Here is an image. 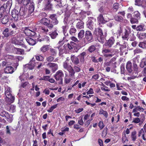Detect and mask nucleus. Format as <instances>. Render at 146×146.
<instances>
[{
    "mask_svg": "<svg viewBox=\"0 0 146 146\" xmlns=\"http://www.w3.org/2000/svg\"><path fill=\"white\" fill-rule=\"evenodd\" d=\"M40 22L44 25L47 26V27L45 26H41L40 27V29L42 33H46L49 31L48 28L49 29H52L53 28V25L49 18H42L40 20Z\"/></svg>",
    "mask_w": 146,
    "mask_h": 146,
    "instance_id": "nucleus-1",
    "label": "nucleus"
},
{
    "mask_svg": "<svg viewBox=\"0 0 146 146\" xmlns=\"http://www.w3.org/2000/svg\"><path fill=\"white\" fill-rule=\"evenodd\" d=\"M93 35L99 42L103 43L104 40V36L102 30L100 28H96L93 32Z\"/></svg>",
    "mask_w": 146,
    "mask_h": 146,
    "instance_id": "nucleus-2",
    "label": "nucleus"
},
{
    "mask_svg": "<svg viewBox=\"0 0 146 146\" xmlns=\"http://www.w3.org/2000/svg\"><path fill=\"white\" fill-rule=\"evenodd\" d=\"M11 93V91L9 87L5 88V94L7 98L6 100L10 103L13 102L15 100V97L12 95Z\"/></svg>",
    "mask_w": 146,
    "mask_h": 146,
    "instance_id": "nucleus-3",
    "label": "nucleus"
},
{
    "mask_svg": "<svg viewBox=\"0 0 146 146\" xmlns=\"http://www.w3.org/2000/svg\"><path fill=\"white\" fill-rule=\"evenodd\" d=\"M141 14L138 11L134 12L133 13V18L131 19V23L132 24H137L139 22V20L141 18Z\"/></svg>",
    "mask_w": 146,
    "mask_h": 146,
    "instance_id": "nucleus-4",
    "label": "nucleus"
},
{
    "mask_svg": "<svg viewBox=\"0 0 146 146\" xmlns=\"http://www.w3.org/2000/svg\"><path fill=\"white\" fill-rule=\"evenodd\" d=\"M64 74L61 70H59L57 71L54 76V78L56 80L60 81V84H63V79L62 77L64 76Z\"/></svg>",
    "mask_w": 146,
    "mask_h": 146,
    "instance_id": "nucleus-5",
    "label": "nucleus"
},
{
    "mask_svg": "<svg viewBox=\"0 0 146 146\" xmlns=\"http://www.w3.org/2000/svg\"><path fill=\"white\" fill-rule=\"evenodd\" d=\"M0 115L3 117H5L9 123L13 121L12 117H10L8 113L4 111L2 108H0Z\"/></svg>",
    "mask_w": 146,
    "mask_h": 146,
    "instance_id": "nucleus-6",
    "label": "nucleus"
},
{
    "mask_svg": "<svg viewBox=\"0 0 146 146\" xmlns=\"http://www.w3.org/2000/svg\"><path fill=\"white\" fill-rule=\"evenodd\" d=\"M115 39L113 37H110L108 40H106L104 45L107 48H109L112 47L115 42Z\"/></svg>",
    "mask_w": 146,
    "mask_h": 146,
    "instance_id": "nucleus-7",
    "label": "nucleus"
},
{
    "mask_svg": "<svg viewBox=\"0 0 146 146\" xmlns=\"http://www.w3.org/2000/svg\"><path fill=\"white\" fill-rule=\"evenodd\" d=\"M36 66L35 60L34 58L30 60L29 64H27L25 65V68H27L29 70H32L34 68L35 66Z\"/></svg>",
    "mask_w": 146,
    "mask_h": 146,
    "instance_id": "nucleus-8",
    "label": "nucleus"
},
{
    "mask_svg": "<svg viewBox=\"0 0 146 146\" xmlns=\"http://www.w3.org/2000/svg\"><path fill=\"white\" fill-rule=\"evenodd\" d=\"M131 33L130 29H124V31L122 34V38L123 40H127L129 39V35Z\"/></svg>",
    "mask_w": 146,
    "mask_h": 146,
    "instance_id": "nucleus-9",
    "label": "nucleus"
},
{
    "mask_svg": "<svg viewBox=\"0 0 146 146\" xmlns=\"http://www.w3.org/2000/svg\"><path fill=\"white\" fill-rule=\"evenodd\" d=\"M27 9L25 7H21L19 11L20 15L23 16L25 18L29 17V15L27 12Z\"/></svg>",
    "mask_w": 146,
    "mask_h": 146,
    "instance_id": "nucleus-10",
    "label": "nucleus"
},
{
    "mask_svg": "<svg viewBox=\"0 0 146 146\" xmlns=\"http://www.w3.org/2000/svg\"><path fill=\"white\" fill-rule=\"evenodd\" d=\"M85 38L88 41L91 42L93 39V35L92 32L89 31H86L85 34Z\"/></svg>",
    "mask_w": 146,
    "mask_h": 146,
    "instance_id": "nucleus-11",
    "label": "nucleus"
},
{
    "mask_svg": "<svg viewBox=\"0 0 146 146\" xmlns=\"http://www.w3.org/2000/svg\"><path fill=\"white\" fill-rule=\"evenodd\" d=\"M11 14L12 17L14 19V21H17L19 19V12L18 11L14 9L12 11Z\"/></svg>",
    "mask_w": 146,
    "mask_h": 146,
    "instance_id": "nucleus-12",
    "label": "nucleus"
},
{
    "mask_svg": "<svg viewBox=\"0 0 146 146\" xmlns=\"http://www.w3.org/2000/svg\"><path fill=\"white\" fill-rule=\"evenodd\" d=\"M49 18L52 20V24L54 25H57L59 23V21L57 19L56 15L55 14L50 15Z\"/></svg>",
    "mask_w": 146,
    "mask_h": 146,
    "instance_id": "nucleus-13",
    "label": "nucleus"
},
{
    "mask_svg": "<svg viewBox=\"0 0 146 146\" xmlns=\"http://www.w3.org/2000/svg\"><path fill=\"white\" fill-rule=\"evenodd\" d=\"M52 0H44L45 3V9L46 10H51L52 7V4L50 3Z\"/></svg>",
    "mask_w": 146,
    "mask_h": 146,
    "instance_id": "nucleus-14",
    "label": "nucleus"
},
{
    "mask_svg": "<svg viewBox=\"0 0 146 146\" xmlns=\"http://www.w3.org/2000/svg\"><path fill=\"white\" fill-rule=\"evenodd\" d=\"M12 5V1L10 0L8 1L6 4H4L3 5L5 6L6 13H9Z\"/></svg>",
    "mask_w": 146,
    "mask_h": 146,
    "instance_id": "nucleus-15",
    "label": "nucleus"
},
{
    "mask_svg": "<svg viewBox=\"0 0 146 146\" xmlns=\"http://www.w3.org/2000/svg\"><path fill=\"white\" fill-rule=\"evenodd\" d=\"M47 66L51 68L53 72L55 71L58 68V65L56 63H48L47 64Z\"/></svg>",
    "mask_w": 146,
    "mask_h": 146,
    "instance_id": "nucleus-16",
    "label": "nucleus"
},
{
    "mask_svg": "<svg viewBox=\"0 0 146 146\" xmlns=\"http://www.w3.org/2000/svg\"><path fill=\"white\" fill-rule=\"evenodd\" d=\"M71 60L72 63L74 65H77L80 63L79 59L78 56H76L74 55L71 56Z\"/></svg>",
    "mask_w": 146,
    "mask_h": 146,
    "instance_id": "nucleus-17",
    "label": "nucleus"
},
{
    "mask_svg": "<svg viewBox=\"0 0 146 146\" xmlns=\"http://www.w3.org/2000/svg\"><path fill=\"white\" fill-rule=\"evenodd\" d=\"M25 40L28 44L31 45H34L36 43L35 39H34L29 37H26Z\"/></svg>",
    "mask_w": 146,
    "mask_h": 146,
    "instance_id": "nucleus-18",
    "label": "nucleus"
},
{
    "mask_svg": "<svg viewBox=\"0 0 146 146\" xmlns=\"http://www.w3.org/2000/svg\"><path fill=\"white\" fill-rule=\"evenodd\" d=\"M38 41L40 42L42 41L48 43L50 42V38L46 35H44L38 38Z\"/></svg>",
    "mask_w": 146,
    "mask_h": 146,
    "instance_id": "nucleus-19",
    "label": "nucleus"
},
{
    "mask_svg": "<svg viewBox=\"0 0 146 146\" xmlns=\"http://www.w3.org/2000/svg\"><path fill=\"white\" fill-rule=\"evenodd\" d=\"M98 22L101 24H105L107 22L104 19V18L102 14H100L97 17Z\"/></svg>",
    "mask_w": 146,
    "mask_h": 146,
    "instance_id": "nucleus-20",
    "label": "nucleus"
},
{
    "mask_svg": "<svg viewBox=\"0 0 146 146\" xmlns=\"http://www.w3.org/2000/svg\"><path fill=\"white\" fill-rule=\"evenodd\" d=\"M67 70H68V74L69 77L70 78H73L75 77V71L72 67Z\"/></svg>",
    "mask_w": 146,
    "mask_h": 146,
    "instance_id": "nucleus-21",
    "label": "nucleus"
},
{
    "mask_svg": "<svg viewBox=\"0 0 146 146\" xmlns=\"http://www.w3.org/2000/svg\"><path fill=\"white\" fill-rule=\"evenodd\" d=\"M118 46L119 47L120 51L121 53H123L125 51L126 46V45H121L119 42H117L116 46Z\"/></svg>",
    "mask_w": 146,
    "mask_h": 146,
    "instance_id": "nucleus-22",
    "label": "nucleus"
},
{
    "mask_svg": "<svg viewBox=\"0 0 146 146\" xmlns=\"http://www.w3.org/2000/svg\"><path fill=\"white\" fill-rule=\"evenodd\" d=\"M137 36L140 40H142L146 38V33L138 32Z\"/></svg>",
    "mask_w": 146,
    "mask_h": 146,
    "instance_id": "nucleus-23",
    "label": "nucleus"
},
{
    "mask_svg": "<svg viewBox=\"0 0 146 146\" xmlns=\"http://www.w3.org/2000/svg\"><path fill=\"white\" fill-rule=\"evenodd\" d=\"M14 68L11 66L6 67L4 70V72L6 73L12 74L14 72Z\"/></svg>",
    "mask_w": 146,
    "mask_h": 146,
    "instance_id": "nucleus-24",
    "label": "nucleus"
},
{
    "mask_svg": "<svg viewBox=\"0 0 146 146\" xmlns=\"http://www.w3.org/2000/svg\"><path fill=\"white\" fill-rule=\"evenodd\" d=\"M68 62L69 60L67 59L63 63V67L64 69L67 70L72 67L71 65H69Z\"/></svg>",
    "mask_w": 146,
    "mask_h": 146,
    "instance_id": "nucleus-25",
    "label": "nucleus"
},
{
    "mask_svg": "<svg viewBox=\"0 0 146 146\" xmlns=\"http://www.w3.org/2000/svg\"><path fill=\"white\" fill-rule=\"evenodd\" d=\"M126 68L129 73H131L132 72V64L131 62L129 61L126 65Z\"/></svg>",
    "mask_w": 146,
    "mask_h": 146,
    "instance_id": "nucleus-26",
    "label": "nucleus"
},
{
    "mask_svg": "<svg viewBox=\"0 0 146 146\" xmlns=\"http://www.w3.org/2000/svg\"><path fill=\"white\" fill-rule=\"evenodd\" d=\"M77 29H81L84 28V23L83 22L80 20H79L77 23L76 25Z\"/></svg>",
    "mask_w": 146,
    "mask_h": 146,
    "instance_id": "nucleus-27",
    "label": "nucleus"
},
{
    "mask_svg": "<svg viewBox=\"0 0 146 146\" xmlns=\"http://www.w3.org/2000/svg\"><path fill=\"white\" fill-rule=\"evenodd\" d=\"M9 21V16L5 15L1 20V22L3 24L6 25Z\"/></svg>",
    "mask_w": 146,
    "mask_h": 146,
    "instance_id": "nucleus-28",
    "label": "nucleus"
},
{
    "mask_svg": "<svg viewBox=\"0 0 146 146\" xmlns=\"http://www.w3.org/2000/svg\"><path fill=\"white\" fill-rule=\"evenodd\" d=\"M116 64V62H115L114 63L112 62L111 61H110L108 62H106L105 63H104V67H112L113 66V68L116 67V66H115L114 65V64Z\"/></svg>",
    "mask_w": 146,
    "mask_h": 146,
    "instance_id": "nucleus-29",
    "label": "nucleus"
},
{
    "mask_svg": "<svg viewBox=\"0 0 146 146\" xmlns=\"http://www.w3.org/2000/svg\"><path fill=\"white\" fill-rule=\"evenodd\" d=\"M65 76L64 78V82L66 84L69 83L71 81L72 79L68 76V74L67 72L65 74Z\"/></svg>",
    "mask_w": 146,
    "mask_h": 146,
    "instance_id": "nucleus-30",
    "label": "nucleus"
},
{
    "mask_svg": "<svg viewBox=\"0 0 146 146\" xmlns=\"http://www.w3.org/2000/svg\"><path fill=\"white\" fill-rule=\"evenodd\" d=\"M76 31V29L74 26L72 25L70 27L69 31L70 34L72 35H75Z\"/></svg>",
    "mask_w": 146,
    "mask_h": 146,
    "instance_id": "nucleus-31",
    "label": "nucleus"
},
{
    "mask_svg": "<svg viewBox=\"0 0 146 146\" xmlns=\"http://www.w3.org/2000/svg\"><path fill=\"white\" fill-rule=\"evenodd\" d=\"M136 131H133L131 132V140L133 141H135L137 139V136L136 135Z\"/></svg>",
    "mask_w": 146,
    "mask_h": 146,
    "instance_id": "nucleus-32",
    "label": "nucleus"
},
{
    "mask_svg": "<svg viewBox=\"0 0 146 146\" xmlns=\"http://www.w3.org/2000/svg\"><path fill=\"white\" fill-rule=\"evenodd\" d=\"M14 50L16 51V53L18 54H23L24 53V51L23 49L15 47L14 48Z\"/></svg>",
    "mask_w": 146,
    "mask_h": 146,
    "instance_id": "nucleus-33",
    "label": "nucleus"
},
{
    "mask_svg": "<svg viewBox=\"0 0 146 146\" xmlns=\"http://www.w3.org/2000/svg\"><path fill=\"white\" fill-rule=\"evenodd\" d=\"M99 114L100 115H103L106 118H107L108 116V112L102 109H101L99 111Z\"/></svg>",
    "mask_w": 146,
    "mask_h": 146,
    "instance_id": "nucleus-34",
    "label": "nucleus"
},
{
    "mask_svg": "<svg viewBox=\"0 0 146 146\" xmlns=\"http://www.w3.org/2000/svg\"><path fill=\"white\" fill-rule=\"evenodd\" d=\"M94 23L92 20L88 22V23L87 24V27L90 30H92L94 28Z\"/></svg>",
    "mask_w": 146,
    "mask_h": 146,
    "instance_id": "nucleus-35",
    "label": "nucleus"
},
{
    "mask_svg": "<svg viewBox=\"0 0 146 146\" xmlns=\"http://www.w3.org/2000/svg\"><path fill=\"white\" fill-rule=\"evenodd\" d=\"M114 18L115 21L118 22H121L123 20V17L118 14L116 15Z\"/></svg>",
    "mask_w": 146,
    "mask_h": 146,
    "instance_id": "nucleus-36",
    "label": "nucleus"
},
{
    "mask_svg": "<svg viewBox=\"0 0 146 146\" xmlns=\"http://www.w3.org/2000/svg\"><path fill=\"white\" fill-rule=\"evenodd\" d=\"M86 54V53L85 52H83L78 56V57L79 58L81 62H83L84 61V57Z\"/></svg>",
    "mask_w": 146,
    "mask_h": 146,
    "instance_id": "nucleus-37",
    "label": "nucleus"
},
{
    "mask_svg": "<svg viewBox=\"0 0 146 146\" xmlns=\"http://www.w3.org/2000/svg\"><path fill=\"white\" fill-rule=\"evenodd\" d=\"M62 28L64 35L66 36V35H68V34L66 33L67 30L68 29V25H63L62 26Z\"/></svg>",
    "mask_w": 146,
    "mask_h": 146,
    "instance_id": "nucleus-38",
    "label": "nucleus"
},
{
    "mask_svg": "<svg viewBox=\"0 0 146 146\" xmlns=\"http://www.w3.org/2000/svg\"><path fill=\"white\" fill-rule=\"evenodd\" d=\"M144 27V25L143 24L138 25L136 27V30L137 31H144L145 30Z\"/></svg>",
    "mask_w": 146,
    "mask_h": 146,
    "instance_id": "nucleus-39",
    "label": "nucleus"
},
{
    "mask_svg": "<svg viewBox=\"0 0 146 146\" xmlns=\"http://www.w3.org/2000/svg\"><path fill=\"white\" fill-rule=\"evenodd\" d=\"M31 30V36H34L36 34V32L37 30V28L34 27L33 28H30Z\"/></svg>",
    "mask_w": 146,
    "mask_h": 146,
    "instance_id": "nucleus-40",
    "label": "nucleus"
},
{
    "mask_svg": "<svg viewBox=\"0 0 146 146\" xmlns=\"http://www.w3.org/2000/svg\"><path fill=\"white\" fill-rule=\"evenodd\" d=\"M49 45H45L43 46L40 48V50L42 52H45L46 51H47L48 50Z\"/></svg>",
    "mask_w": 146,
    "mask_h": 146,
    "instance_id": "nucleus-41",
    "label": "nucleus"
},
{
    "mask_svg": "<svg viewBox=\"0 0 146 146\" xmlns=\"http://www.w3.org/2000/svg\"><path fill=\"white\" fill-rule=\"evenodd\" d=\"M36 59L38 61L43 62L44 61V58L40 55L35 56Z\"/></svg>",
    "mask_w": 146,
    "mask_h": 146,
    "instance_id": "nucleus-42",
    "label": "nucleus"
},
{
    "mask_svg": "<svg viewBox=\"0 0 146 146\" xmlns=\"http://www.w3.org/2000/svg\"><path fill=\"white\" fill-rule=\"evenodd\" d=\"M58 35V34L56 30L52 32L49 34L51 37L52 39H54Z\"/></svg>",
    "mask_w": 146,
    "mask_h": 146,
    "instance_id": "nucleus-43",
    "label": "nucleus"
},
{
    "mask_svg": "<svg viewBox=\"0 0 146 146\" xmlns=\"http://www.w3.org/2000/svg\"><path fill=\"white\" fill-rule=\"evenodd\" d=\"M84 31L83 30H82L80 31L78 34V38L80 39H82L84 36Z\"/></svg>",
    "mask_w": 146,
    "mask_h": 146,
    "instance_id": "nucleus-44",
    "label": "nucleus"
},
{
    "mask_svg": "<svg viewBox=\"0 0 146 146\" xmlns=\"http://www.w3.org/2000/svg\"><path fill=\"white\" fill-rule=\"evenodd\" d=\"M9 29L8 28H6L3 30V34L4 35V37H8L9 36Z\"/></svg>",
    "mask_w": 146,
    "mask_h": 146,
    "instance_id": "nucleus-45",
    "label": "nucleus"
},
{
    "mask_svg": "<svg viewBox=\"0 0 146 146\" xmlns=\"http://www.w3.org/2000/svg\"><path fill=\"white\" fill-rule=\"evenodd\" d=\"M50 52L52 56H55L57 53V51L54 49L50 48Z\"/></svg>",
    "mask_w": 146,
    "mask_h": 146,
    "instance_id": "nucleus-46",
    "label": "nucleus"
},
{
    "mask_svg": "<svg viewBox=\"0 0 146 146\" xmlns=\"http://www.w3.org/2000/svg\"><path fill=\"white\" fill-rule=\"evenodd\" d=\"M58 105V104H56L51 106L49 109L47 110V111L49 112H52L54 109L57 107Z\"/></svg>",
    "mask_w": 146,
    "mask_h": 146,
    "instance_id": "nucleus-47",
    "label": "nucleus"
},
{
    "mask_svg": "<svg viewBox=\"0 0 146 146\" xmlns=\"http://www.w3.org/2000/svg\"><path fill=\"white\" fill-rule=\"evenodd\" d=\"M119 8V5L117 3H114L113 5V9L114 11H116Z\"/></svg>",
    "mask_w": 146,
    "mask_h": 146,
    "instance_id": "nucleus-48",
    "label": "nucleus"
},
{
    "mask_svg": "<svg viewBox=\"0 0 146 146\" xmlns=\"http://www.w3.org/2000/svg\"><path fill=\"white\" fill-rule=\"evenodd\" d=\"M34 3L33 2L30 3V5L29 8V11L31 12H33L34 10Z\"/></svg>",
    "mask_w": 146,
    "mask_h": 146,
    "instance_id": "nucleus-49",
    "label": "nucleus"
},
{
    "mask_svg": "<svg viewBox=\"0 0 146 146\" xmlns=\"http://www.w3.org/2000/svg\"><path fill=\"white\" fill-rule=\"evenodd\" d=\"M146 43L145 42H140L139 43L138 46L139 47L142 48L143 49L145 48L146 47Z\"/></svg>",
    "mask_w": 146,
    "mask_h": 146,
    "instance_id": "nucleus-50",
    "label": "nucleus"
},
{
    "mask_svg": "<svg viewBox=\"0 0 146 146\" xmlns=\"http://www.w3.org/2000/svg\"><path fill=\"white\" fill-rule=\"evenodd\" d=\"M133 52L134 54H139L143 52V50L142 49L139 48H137L133 50Z\"/></svg>",
    "mask_w": 146,
    "mask_h": 146,
    "instance_id": "nucleus-51",
    "label": "nucleus"
},
{
    "mask_svg": "<svg viewBox=\"0 0 146 146\" xmlns=\"http://www.w3.org/2000/svg\"><path fill=\"white\" fill-rule=\"evenodd\" d=\"M11 42L15 44L18 43V40L16 37H13L11 38Z\"/></svg>",
    "mask_w": 146,
    "mask_h": 146,
    "instance_id": "nucleus-52",
    "label": "nucleus"
},
{
    "mask_svg": "<svg viewBox=\"0 0 146 146\" xmlns=\"http://www.w3.org/2000/svg\"><path fill=\"white\" fill-rule=\"evenodd\" d=\"M96 46L94 45H91L88 48V50L90 52H92L96 50Z\"/></svg>",
    "mask_w": 146,
    "mask_h": 146,
    "instance_id": "nucleus-53",
    "label": "nucleus"
},
{
    "mask_svg": "<svg viewBox=\"0 0 146 146\" xmlns=\"http://www.w3.org/2000/svg\"><path fill=\"white\" fill-rule=\"evenodd\" d=\"M24 32L26 35L27 36H31L30 29L26 28L24 30Z\"/></svg>",
    "mask_w": 146,
    "mask_h": 146,
    "instance_id": "nucleus-54",
    "label": "nucleus"
},
{
    "mask_svg": "<svg viewBox=\"0 0 146 146\" xmlns=\"http://www.w3.org/2000/svg\"><path fill=\"white\" fill-rule=\"evenodd\" d=\"M54 56H51L48 57H47L46 58V60L48 61L49 62H51L53 61L54 59Z\"/></svg>",
    "mask_w": 146,
    "mask_h": 146,
    "instance_id": "nucleus-55",
    "label": "nucleus"
},
{
    "mask_svg": "<svg viewBox=\"0 0 146 146\" xmlns=\"http://www.w3.org/2000/svg\"><path fill=\"white\" fill-rule=\"evenodd\" d=\"M8 107H9V110L10 111H11L12 112H13L15 111V106L12 105H9Z\"/></svg>",
    "mask_w": 146,
    "mask_h": 146,
    "instance_id": "nucleus-56",
    "label": "nucleus"
},
{
    "mask_svg": "<svg viewBox=\"0 0 146 146\" xmlns=\"http://www.w3.org/2000/svg\"><path fill=\"white\" fill-rule=\"evenodd\" d=\"M31 2V0H22L21 4L24 5H27Z\"/></svg>",
    "mask_w": 146,
    "mask_h": 146,
    "instance_id": "nucleus-57",
    "label": "nucleus"
},
{
    "mask_svg": "<svg viewBox=\"0 0 146 146\" xmlns=\"http://www.w3.org/2000/svg\"><path fill=\"white\" fill-rule=\"evenodd\" d=\"M135 5L138 6H141L142 4V0H134Z\"/></svg>",
    "mask_w": 146,
    "mask_h": 146,
    "instance_id": "nucleus-58",
    "label": "nucleus"
},
{
    "mask_svg": "<svg viewBox=\"0 0 146 146\" xmlns=\"http://www.w3.org/2000/svg\"><path fill=\"white\" fill-rule=\"evenodd\" d=\"M98 126L99 127L100 130H102L104 127L105 125L102 121H100L99 122Z\"/></svg>",
    "mask_w": 146,
    "mask_h": 146,
    "instance_id": "nucleus-59",
    "label": "nucleus"
},
{
    "mask_svg": "<svg viewBox=\"0 0 146 146\" xmlns=\"http://www.w3.org/2000/svg\"><path fill=\"white\" fill-rule=\"evenodd\" d=\"M73 69L75 71V73L76 72H80L81 70L80 67H79L76 66V65L74 66Z\"/></svg>",
    "mask_w": 146,
    "mask_h": 146,
    "instance_id": "nucleus-60",
    "label": "nucleus"
},
{
    "mask_svg": "<svg viewBox=\"0 0 146 146\" xmlns=\"http://www.w3.org/2000/svg\"><path fill=\"white\" fill-rule=\"evenodd\" d=\"M64 46L67 47L70 50H71L72 49H73L72 46L71 45L70 43H68L67 44H65Z\"/></svg>",
    "mask_w": 146,
    "mask_h": 146,
    "instance_id": "nucleus-61",
    "label": "nucleus"
},
{
    "mask_svg": "<svg viewBox=\"0 0 146 146\" xmlns=\"http://www.w3.org/2000/svg\"><path fill=\"white\" fill-rule=\"evenodd\" d=\"M6 133L7 134H8L9 135L11 134V130L8 125H7L6 126Z\"/></svg>",
    "mask_w": 146,
    "mask_h": 146,
    "instance_id": "nucleus-62",
    "label": "nucleus"
},
{
    "mask_svg": "<svg viewBox=\"0 0 146 146\" xmlns=\"http://www.w3.org/2000/svg\"><path fill=\"white\" fill-rule=\"evenodd\" d=\"M123 32V29L122 28V27L121 25L119 27V28L118 29L117 33V34L119 35H120L121 33H122Z\"/></svg>",
    "mask_w": 146,
    "mask_h": 146,
    "instance_id": "nucleus-63",
    "label": "nucleus"
},
{
    "mask_svg": "<svg viewBox=\"0 0 146 146\" xmlns=\"http://www.w3.org/2000/svg\"><path fill=\"white\" fill-rule=\"evenodd\" d=\"M140 121V119L138 117L135 118L132 121V122L134 123H137Z\"/></svg>",
    "mask_w": 146,
    "mask_h": 146,
    "instance_id": "nucleus-64",
    "label": "nucleus"
}]
</instances>
